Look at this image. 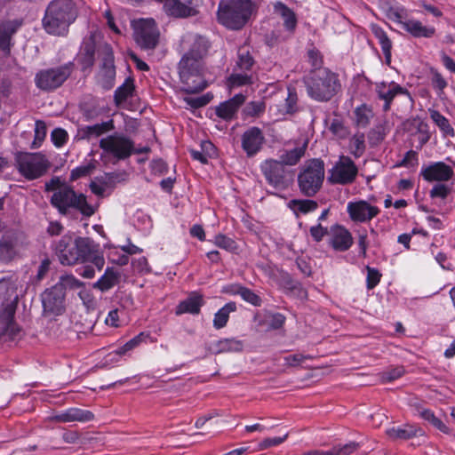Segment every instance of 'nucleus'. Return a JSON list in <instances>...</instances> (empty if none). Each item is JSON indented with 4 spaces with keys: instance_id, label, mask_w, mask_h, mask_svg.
<instances>
[{
    "instance_id": "nucleus-1",
    "label": "nucleus",
    "mask_w": 455,
    "mask_h": 455,
    "mask_svg": "<svg viewBox=\"0 0 455 455\" xmlns=\"http://www.w3.org/2000/svg\"><path fill=\"white\" fill-rule=\"evenodd\" d=\"M182 45L187 52L180 59L178 68L183 90L188 93H197L207 86L204 59L210 43L200 35L187 34L182 39Z\"/></svg>"
},
{
    "instance_id": "nucleus-2",
    "label": "nucleus",
    "mask_w": 455,
    "mask_h": 455,
    "mask_svg": "<svg viewBox=\"0 0 455 455\" xmlns=\"http://www.w3.org/2000/svg\"><path fill=\"white\" fill-rule=\"evenodd\" d=\"M77 15L76 5L72 0H53L44 12L42 25L49 35L64 36Z\"/></svg>"
},
{
    "instance_id": "nucleus-3",
    "label": "nucleus",
    "mask_w": 455,
    "mask_h": 455,
    "mask_svg": "<svg viewBox=\"0 0 455 455\" xmlns=\"http://www.w3.org/2000/svg\"><path fill=\"white\" fill-rule=\"evenodd\" d=\"M303 83L308 97L318 102H327L341 91L339 75L324 68L311 70Z\"/></svg>"
},
{
    "instance_id": "nucleus-4",
    "label": "nucleus",
    "mask_w": 455,
    "mask_h": 455,
    "mask_svg": "<svg viewBox=\"0 0 455 455\" xmlns=\"http://www.w3.org/2000/svg\"><path fill=\"white\" fill-rule=\"evenodd\" d=\"M255 12L256 4L251 0H221L218 6V20L226 28L239 30Z\"/></svg>"
},
{
    "instance_id": "nucleus-5",
    "label": "nucleus",
    "mask_w": 455,
    "mask_h": 455,
    "mask_svg": "<svg viewBox=\"0 0 455 455\" xmlns=\"http://www.w3.org/2000/svg\"><path fill=\"white\" fill-rule=\"evenodd\" d=\"M92 251V240L88 237L63 235L55 245V252L63 265L84 262Z\"/></svg>"
},
{
    "instance_id": "nucleus-6",
    "label": "nucleus",
    "mask_w": 455,
    "mask_h": 455,
    "mask_svg": "<svg viewBox=\"0 0 455 455\" xmlns=\"http://www.w3.org/2000/svg\"><path fill=\"white\" fill-rule=\"evenodd\" d=\"M50 202L62 215H67L70 209L79 211L85 217H91L95 212V209L87 203L86 196L76 193L69 185L52 193Z\"/></svg>"
},
{
    "instance_id": "nucleus-7",
    "label": "nucleus",
    "mask_w": 455,
    "mask_h": 455,
    "mask_svg": "<svg viewBox=\"0 0 455 455\" xmlns=\"http://www.w3.org/2000/svg\"><path fill=\"white\" fill-rule=\"evenodd\" d=\"M100 148L102 149V158H108L114 164L129 158L134 153L148 152L145 148L136 150L132 139L123 133L115 132L100 140Z\"/></svg>"
},
{
    "instance_id": "nucleus-8",
    "label": "nucleus",
    "mask_w": 455,
    "mask_h": 455,
    "mask_svg": "<svg viewBox=\"0 0 455 455\" xmlns=\"http://www.w3.org/2000/svg\"><path fill=\"white\" fill-rule=\"evenodd\" d=\"M323 180V161L317 158L307 161L298 174L300 193L305 196H314L321 189Z\"/></svg>"
},
{
    "instance_id": "nucleus-9",
    "label": "nucleus",
    "mask_w": 455,
    "mask_h": 455,
    "mask_svg": "<svg viewBox=\"0 0 455 455\" xmlns=\"http://www.w3.org/2000/svg\"><path fill=\"white\" fill-rule=\"evenodd\" d=\"M260 171L267 184L277 191L286 190L293 182L294 173L282 162L269 158L260 164Z\"/></svg>"
},
{
    "instance_id": "nucleus-10",
    "label": "nucleus",
    "mask_w": 455,
    "mask_h": 455,
    "mask_svg": "<svg viewBox=\"0 0 455 455\" xmlns=\"http://www.w3.org/2000/svg\"><path fill=\"white\" fill-rule=\"evenodd\" d=\"M15 161L20 173L29 180L44 175L51 166L46 156L41 153H18Z\"/></svg>"
},
{
    "instance_id": "nucleus-11",
    "label": "nucleus",
    "mask_w": 455,
    "mask_h": 455,
    "mask_svg": "<svg viewBox=\"0 0 455 455\" xmlns=\"http://www.w3.org/2000/svg\"><path fill=\"white\" fill-rule=\"evenodd\" d=\"M73 64L67 63L61 66L42 69L36 74L35 84L42 91L51 92L63 84L70 76Z\"/></svg>"
},
{
    "instance_id": "nucleus-12",
    "label": "nucleus",
    "mask_w": 455,
    "mask_h": 455,
    "mask_svg": "<svg viewBox=\"0 0 455 455\" xmlns=\"http://www.w3.org/2000/svg\"><path fill=\"white\" fill-rule=\"evenodd\" d=\"M358 175V168L355 162L347 156H339L333 167L330 170L328 181L331 184H352Z\"/></svg>"
},
{
    "instance_id": "nucleus-13",
    "label": "nucleus",
    "mask_w": 455,
    "mask_h": 455,
    "mask_svg": "<svg viewBox=\"0 0 455 455\" xmlns=\"http://www.w3.org/2000/svg\"><path fill=\"white\" fill-rule=\"evenodd\" d=\"M134 37L137 44L146 50L156 48L158 44L159 32L152 19L140 20L134 24Z\"/></svg>"
},
{
    "instance_id": "nucleus-14",
    "label": "nucleus",
    "mask_w": 455,
    "mask_h": 455,
    "mask_svg": "<svg viewBox=\"0 0 455 455\" xmlns=\"http://www.w3.org/2000/svg\"><path fill=\"white\" fill-rule=\"evenodd\" d=\"M347 212L352 221L368 223L379 214L380 210L365 200H356L347 203Z\"/></svg>"
},
{
    "instance_id": "nucleus-15",
    "label": "nucleus",
    "mask_w": 455,
    "mask_h": 455,
    "mask_svg": "<svg viewBox=\"0 0 455 455\" xmlns=\"http://www.w3.org/2000/svg\"><path fill=\"white\" fill-rule=\"evenodd\" d=\"M420 176L427 182H447L453 179V166L444 162H433L424 165L420 171Z\"/></svg>"
},
{
    "instance_id": "nucleus-16",
    "label": "nucleus",
    "mask_w": 455,
    "mask_h": 455,
    "mask_svg": "<svg viewBox=\"0 0 455 455\" xmlns=\"http://www.w3.org/2000/svg\"><path fill=\"white\" fill-rule=\"evenodd\" d=\"M265 141L263 132L256 126L248 128L241 137L242 148L248 157L257 155L262 149Z\"/></svg>"
},
{
    "instance_id": "nucleus-17",
    "label": "nucleus",
    "mask_w": 455,
    "mask_h": 455,
    "mask_svg": "<svg viewBox=\"0 0 455 455\" xmlns=\"http://www.w3.org/2000/svg\"><path fill=\"white\" fill-rule=\"evenodd\" d=\"M64 297L60 286L54 285L45 290L41 296L44 313L60 315L64 309Z\"/></svg>"
},
{
    "instance_id": "nucleus-18",
    "label": "nucleus",
    "mask_w": 455,
    "mask_h": 455,
    "mask_svg": "<svg viewBox=\"0 0 455 455\" xmlns=\"http://www.w3.org/2000/svg\"><path fill=\"white\" fill-rule=\"evenodd\" d=\"M402 29L415 38H431L435 35V28L431 26H425L421 21L410 18L408 12L406 18L400 22Z\"/></svg>"
},
{
    "instance_id": "nucleus-19",
    "label": "nucleus",
    "mask_w": 455,
    "mask_h": 455,
    "mask_svg": "<svg viewBox=\"0 0 455 455\" xmlns=\"http://www.w3.org/2000/svg\"><path fill=\"white\" fill-rule=\"evenodd\" d=\"M18 235L14 231H6L0 238V261L8 263L17 253Z\"/></svg>"
},
{
    "instance_id": "nucleus-20",
    "label": "nucleus",
    "mask_w": 455,
    "mask_h": 455,
    "mask_svg": "<svg viewBox=\"0 0 455 455\" xmlns=\"http://www.w3.org/2000/svg\"><path fill=\"white\" fill-rule=\"evenodd\" d=\"M376 92L379 100H384L383 110L388 111L390 104L397 94L406 93L407 91L401 85L392 83H380L376 85Z\"/></svg>"
},
{
    "instance_id": "nucleus-21",
    "label": "nucleus",
    "mask_w": 455,
    "mask_h": 455,
    "mask_svg": "<svg viewBox=\"0 0 455 455\" xmlns=\"http://www.w3.org/2000/svg\"><path fill=\"white\" fill-rule=\"evenodd\" d=\"M331 245L339 251H347L353 244L351 233L340 225H335L331 228Z\"/></svg>"
},
{
    "instance_id": "nucleus-22",
    "label": "nucleus",
    "mask_w": 455,
    "mask_h": 455,
    "mask_svg": "<svg viewBox=\"0 0 455 455\" xmlns=\"http://www.w3.org/2000/svg\"><path fill=\"white\" fill-rule=\"evenodd\" d=\"M378 5L381 12L390 20L400 24L406 18V8L395 0H379Z\"/></svg>"
},
{
    "instance_id": "nucleus-23",
    "label": "nucleus",
    "mask_w": 455,
    "mask_h": 455,
    "mask_svg": "<svg viewBox=\"0 0 455 455\" xmlns=\"http://www.w3.org/2000/svg\"><path fill=\"white\" fill-rule=\"evenodd\" d=\"M14 308L9 307L4 311V316L0 318V338L14 339L19 336L20 330L13 320Z\"/></svg>"
},
{
    "instance_id": "nucleus-24",
    "label": "nucleus",
    "mask_w": 455,
    "mask_h": 455,
    "mask_svg": "<svg viewBox=\"0 0 455 455\" xmlns=\"http://www.w3.org/2000/svg\"><path fill=\"white\" fill-rule=\"evenodd\" d=\"M204 300L201 294L192 292L186 299L180 301L175 308V314L180 315L183 314L198 315Z\"/></svg>"
},
{
    "instance_id": "nucleus-25",
    "label": "nucleus",
    "mask_w": 455,
    "mask_h": 455,
    "mask_svg": "<svg viewBox=\"0 0 455 455\" xmlns=\"http://www.w3.org/2000/svg\"><path fill=\"white\" fill-rule=\"evenodd\" d=\"M22 25L23 20L20 18L4 20L0 23V48L2 50L9 49L12 36Z\"/></svg>"
},
{
    "instance_id": "nucleus-26",
    "label": "nucleus",
    "mask_w": 455,
    "mask_h": 455,
    "mask_svg": "<svg viewBox=\"0 0 455 455\" xmlns=\"http://www.w3.org/2000/svg\"><path fill=\"white\" fill-rule=\"evenodd\" d=\"M115 129L113 120L95 124L93 125H86L78 130V135L81 140H90L98 138L104 133L111 132Z\"/></svg>"
},
{
    "instance_id": "nucleus-27",
    "label": "nucleus",
    "mask_w": 455,
    "mask_h": 455,
    "mask_svg": "<svg viewBox=\"0 0 455 455\" xmlns=\"http://www.w3.org/2000/svg\"><path fill=\"white\" fill-rule=\"evenodd\" d=\"M244 96L239 93L235 95L232 99L220 104L216 108L217 116L226 120L231 119L244 102Z\"/></svg>"
},
{
    "instance_id": "nucleus-28",
    "label": "nucleus",
    "mask_w": 455,
    "mask_h": 455,
    "mask_svg": "<svg viewBox=\"0 0 455 455\" xmlns=\"http://www.w3.org/2000/svg\"><path fill=\"white\" fill-rule=\"evenodd\" d=\"M93 419V414L90 411L82 410L79 408H69L67 411L57 414L54 419L57 422H87Z\"/></svg>"
},
{
    "instance_id": "nucleus-29",
    "label": "nucleus",
    "mask_w": 455,
    "mask_h": 455,
    "mask_svg": "<svg viewBox=\"0 0 455 455\" xmlns=\"http://www.w3.org/2000/svg\"><path fill=\"white\" fill-rule=\"evenodd\" d=\"M370 28L381 47L386 63L389 65L391 63V51L393 47L391 39L387 36V32L378 24H371Z\"/></svg>"
},
{
    "instance_id": "nucleus-30",
    "label": "nucleus",
    "mask_w": 455,
    "mask_h": 455,
    "mask_svg": "<svg viewBox=\"0 0 455 455\" xmlns=\"http://www.w3.org/2000/svg\"><path fill=\"white\" fill-rule=\"evenodd\" d=\"M274 12L283 20V26L287 31L293 32L297 27V17L294 12L282 2L274 4Z\"/></svg>"
},
{
    "instance_id": "nucleus-31",
    "label": "nucleus",
    "mask_w": 455,
    "mask_h": 455,
    "mask_svg": "<svg viewBox=\"0 0 455 455\" xmlns=\"http://www.w3.org/2000/svg\"><path fill=\"white\" fill-rule=\"evenodd\" d=\"M157 3L163 4L164 12L175 18H188L191 17L188 8H185L181 0H155Z\"/></svg>"
},
{
    "instance_id": "nucleus-32",
    "label": "nucleus",
    "mask_w": 455,
    "mask_h": 455,
    "mask_svg": "<svg viewBox=\"0 0 455 455\" xmlns=\"http://www.w3.org/2000/svg\"><path fill=\"white\" fill-rule=\"evenodd\" d=\"M243 348V341L235 338L220 339L214 342L211 347V349L214 354L240 352Z\"/></svg>"
},
{
    "instance_id": "nucleus-33",
    "label": "nucleus",
    "mask_w": 455,
    "mask_h": 455,
    "mask_svg": "<svg viewBox=\"0 0 455 455\" xmlns=\"http://www.w3.org/2000/svg\"><path fill=\"white\" fill-rule=\"evenodd\" d=\"M120 273L112 267H108L104 275L93 283V288L101 291H106L113 288L119 283Z\"/></svg>"
},
{
    "instance_id": "nucleus-34",
    "label": "nucleus",
    "mask_w": 455,
    "mask_h": 455,
    "mask_svg": "<svg viewBox=\"0 0 455 455\" xmlns=\"http://www.w3.org/2000/svg\"><path fill=\"white\" fill-rule=\"evenodd\" d=\"M307 147V143H303L302 146L296 147L290 150H284L279 157V162H282L283 165L285 167L296 165L300 159L304 156L306 149Z\"/></svg>"
},
{
    "instance_id": "nucleus-35",
    "label": "nucleus",
    "mask_w": 455,
    "mask_h": 455,
    "mask_svg": "<svg viewBox=\"0 0 455 455\" xmlns=\"http://www.w3.org/2000/svg\"><path fill=\"white\" fill-rule=\"evenodd\" d=\"M419 432H421L420 428H417L411 425H403L400 427H392L387 429L386 433L389 438L393 440H407L413 436H416Z\"/></svg>"
},
{
    "instance_id": "nucleus-36",
    "label": "nucleus",
    "mask_w": 455,
    "mask_h": 455,
    "mask_svg": "<svg viewBox=\"0 0 455 455\" xmlns=\"http://www.w3.org/2000/svg\"><path fill=\"white\" fill-rule=\"evenodd\" d=\"M237 310L236 303L234 301L228 302L220 308L214 315L212 324L217 330L224 328L229 319V315Z\"/></svg>"
},
{
    "instance_id": "nucleus-37",
    "label": "nucleus",
    "mask_w": 455,
    "mask_h": 455,
    "mask_svg": "<svg viewBox=\"0 0 455 455\" xmlns=\"http://www.w3.org/2000/svg\"><path fill=\"white\" fill-rule=\"evenodd\" d=\"M252 83V73H248V71H239L236 69H233L231 75L227 79V86L229 89L250 85Z\"/></svg>"
},
{
    "instance_id": "nucleus-38",
    "label": "nucleus",
    "mask_w": 455,
    "mask_h": 455,
    "mask_svg": "<svg viewBox=\"0 0 455 455\" xmlns=\"http://www.w3.org/2000/svg\"><path fill=\"white\" fill-rule=\"evenodd\" d=\"M254 60L246 47L238 49L237 60L233 69L252 73Z\"/></svg>"
},
{
    "instance_id": "nucleus-39",
    "label": "nucleus",
    "mask_w": 455,
    "mask_h": 455,
    "mask_svg": "<svg viewBox=\"0 0 455 455\" xmlns=\"http://www.w3.org/2000/svg\"><path fill=\"white\" fill-rule=\"evenodd\" d=\"M288 206L298 215L299 213L307 214L315 211L318 204L310 199H292L289 202Z\"/></svg>"
},
{
    "instance_id": "nucleus-40",
    "label": "nucleus",
    "mask_w": 455,
    "mask_h": 455,
    "mask_svg": "<svg viewBox=\"0 0 455 455\" xmlns=\"http://www.w3.org/2000/svg\"><path fill=\"white\" fill-rule=\"evenodd\" d=\"M430 117L444 136L454 137L455 132L449 120L435 109H428Z\"/></svg>"
},
{
    "instance_id": "nucleus-41",
    "label": "nucleus",
    "mask_w": 455,
    "mask_h": 455,
    "mask_svg": "<svg viewBox=\"0 0 455 455\" xmlns=\"http://www.w3.org/2000/svg\"><path fill=\"white\" fill-rule=\"evenodd\" d=\"M349 151L355 157L359 158L365 151V137L363 132H356L349 140Z\"/></svg>"
},
{
    "instance_id": "nucleus-42",
    "label": "nucleus",
    "mask_w": 455,
    "mask_h": 455,
    "mask_svg": "<svg viewBox=\"0 0 455 455\" xmlns=\"http://www.w3.org/2000/svg\"><path fill=\"white\" fill-rule=\"evenodd\" d=\"M373 117V112L367 105L363 104L355 110V119L357 126L365 128Z\"/></svg>"
},
{
    "instance_id": "nucleus-43",
    "label": "nucleus",
    "mask_w": 455,
    "mask_h": 455,
    "mask_svg": "<svg viewBox=\"0 0 455 455\" xmlns=\"http://www.w3.org/2000/svg\"><path fill=\"white\" fill-rule=\"evenodd\" d=\"M431 85L435 91L437 96L443 99L444 95V89L448 86V83L443 75L437 70L431 71Z\"/></svg>"
},
{
    "instance_id": "nucleus-44",
    "label": "nucleus",
    "mask_w": 455,
    "mask_h": 455,
    "mask_svg": "<svg viewBox=\"0 0 455 455\" xmlns=\"http://www.w3.org/2000/svg\"><path fill=\"white\" fill-rule=\"evenodd\" d=\"M419 414L425 420L431 423L433 427L444 434H449V427L441 419L436 418L432 411L424 409L419 412Z\"/></svg>"
},
{
    "instance_id": "nucleus-45",
    "label": "nucleus",
    "mask_w": 455,
    "mask_h": 455,
    "mask_svg": "<svg viewBox=\"0 0 455 455\" xmlns=\"http://www.w3.org/2000/svg\"><path fill=\"white\" fill-rule=\"evenodd\" d=\"M451 188L446 182H436L429 191V196L444 200L451 194Z\"/></svg>"
},
{
    "instance_id": "nucleus-46",
    "label": "nucleus",
    "mask_w": 455,
    "mask_h": 455,
    "mask_svg": "<svg viewBox=\"0 0 455 455\" xmlns=\"http://www.w3.org/2000/svg\"><path fill=\"white\" fill-rule=\"evenodd\" d=\"M47 133L46 124L44 121L37 120L35 124V139L32 142V148H37L44 140Z\"/></svg>"
},
{
    "instance_id": "nucleus-47",
    "label": "nucleus",
    "mask_w": 455,
    "mask_h": 455,
    "mask_svg": "<svg viewBox=\"0 0 455 455\" xmlns=\"http://www.w3.org/2000/svg\"><path fill=\"white\" fill-rule=\"evenodd\" d=\"M133 91L132 83L126 82L121 86H119L115 91V100L116 104H120L125 101L130 96H132Z\"/></svg>"
},
{
    "instance_id": "nucleus-48",
    "label": "nucleus",
    "mask_w": 455,
    "mask_h": 455,
    "mask_svg": "<svg viewBox=\"0 0 455 455\" xmlns=\"http://www.w3.org/2000/svg\"><path fill=\"white\" fill-rule=\"evenodd\" d=\"M82 285L83 283L72 275L60 276V282L56 284V286L61 287V291L64 289H77Z\"/></svg>"
},
{
    "instance_id": "nucleus-49",
    "label": "nucleus",
    "mask_w": 455,
    "mask_h": 455,
    "mask_svg": "<svg viewBox=\"0 0 455 455\" xmlns=\"http://www.w3.org/2000/svg\"><path fill=\"white\" fill-rule=\"evenodd\" d=\"M359 448V443L350 442L346 444H338L331 448L333 455H350Z\"/></svg>"
},
{
    "instance_id": "nucleus-50",
    "label": "nucleus",
    "mask_w": 455,
    "mask_h": 455,
    "mask_svg": "<svg viewBox=\"0 0 455 455\" xmlns=\"http://www.w3.org/2000/svg\"><path fill=\"white\" fill-rule=\"evenodd\" d=\"M95 165L92 163H89L84 165H80L71 171L70 179L71 180H76L80 178L86 177L94 170Z\"/></svg>"
},
{
    "instance_id": "nucleus-51",
    "label": "nucleus",
    "mask_w": 455,
    "mask_h": 455,
    "mask_svg": "<svg viewBox=\"0 0 455 455\" xmlns=\"http://www.w3.org/2000/svg\"><path fill=\"white\" fill-rule=\"evenodd\" d=\"M241 298L246 302L251 304L255 307H260L262 303V299L259 295H257L253 291L247 287H243L240 292Z\"/></svg>"
},
{
    "instance_id": "nucleus-52",
    "label": "nucleus",
    "mask_w": 455,
    "mask_h": 455,
    "mask_svg": "<svg viewBox=\"0 0 455 455\" xmlns=\"http://www.w3.org/2000/svg\"><path fill=\"white\" fill-rule=\"evenodd\" d=\"M214 244L221 249L230 251L236 249L235 242L222 234H219L214 237Z\"/></svg>"
},
{
    "instance_id": "nucleus-53",
    "label": "nucleus",
    "mask_w": 455,
    "mask_h": 455,
    "mask_svg": "<svg viewBox=\"0 0 455 455\" xmlns=\"http://www.w3.org/2000/svg\"><path fill=\"white\" fill-rule=\"evenodd\" d=\"M366 286L368 290L373 289L380 281L381 274L376 268L367 267Z\"/></svg>"
},
{
    "instance_id": "nucleus-54",
    "label": "nucleus",
    "mask_w": 455,
    "mask_h": 455,
    "mask_svg": "<svg viewBox=\"0 0 455 455\" xmlns=\"http://www.w3.org/2000/svg\"><path fill=\"white\" fill-rule=\"evenodd\" d=\"M404 372L405 371L402 366L392 368L390 370L384 371L381 374V380L383 382H391L401 378L404 374Z\"/></svg>"
},
{
    "instance_id": "nucleus-55",
    "label": "nucleus",
    "mask_w": 455,
    "mask_h": 455,
    "mask_svg": "<svg viewBox=\"0 0 455 455\" xmlns=\"http://www.w3.org/2000/svg\"><path fill=\"white\" fill-rule=\"evenodd\" d=\"M307 57H308L309 63L311 64L312 68H314L313 70L323 69L322 68L323 57L317 49L313 48V49L308 50Z\"/></svg>"
},
{
    "instance_id": "nucleus-56",
    "label": "nucleus",
    "mask_w": 455,
    "mask_h": 455,
    "mask_svg": "<svg viewBox=\"0 0 455 455\" xmlns=\"http://www.w3.org/2000/svg\"><path fill=\"white\" fill-rule=\"evenodd\" d=\"M51 139L56 147H62L67 142L68 132L64 129L56 128L52 132Z\"/></svg>"
},
{
    "instance_id": "nucleus-57",
    "label": "nucleus",
    "mask_w": 455,
    "mask_h": 455,
    "mask_svg": "<svg viewBox=\"0 0 455 455\" xmlns=\"http://www.w3.org/2000/svg\"><path fill=\"white\" fill-rule=\"evenodd\" d=\"M289 291L291 296H294L299 299H306L307 297V291L297 282L289 283Z\"/></svg>"
},
{
    "instance_id": "nucleus-58",
    "label": "nucleus",
    "mask_w": 455,
    "mask_h": 455,
    "mask_svg": "<svg viewBox=\"0 0 455 455\" xmlns=\"http://www.w3.org/2000/svg\"><path fill=\"white\" fill-rule=\"evenodd\" d=\"M92 261L98 269H101L104 266L105 260L103 256L100 255L98 253V251L96 250V246L93 243V241L92 240V251L89 259H84V262Z\"/></svg>"
},
{
    "instance_id": "nucleus-59",
    "label": "nucleus",
    "mask_w": 455,
    "mask_h": 455,
    "mask_svg": "<svg viewBox=\"0 0 455 455\" xmlns=\"http://www.w3.org/2000/svg\"><path fill=\"white\" fill-rule=\"evenodd\" d=\"M287 436L288 435L285 434L283 436L266 438L259 443V447L260 450H265L269 447L277 446L286 440Z\"/></svg>"
},
{
    "instance_id": "nucleus-60",
    "label": "nucleus",
    "mask_w": 455,
    "mask_h": 455,
    "mask_svg": "<svg viewBox=\"0 0 455 455\" xmlns=\"http://www.w3.org/2000/svg\"><path fill=\"white\" fill-rule=\"evenodd\" d=\"M309 232L314 241L320 242L328 234V229L327 228H323L321 224H317L312 226Z\"/></svg>"
},
{
    "instance_id": "nucleus-61",
    "label": "nucleus",
    "mask_w": 455,
    "mask_h": 455,
    "mask_svg": "<svg viewBox=\"0 0 455 455\" xmlns=\"http://www.w3.org/2000/svg\"><path fill=\"white\" fill-rule=\"evenodd\" d=\"M265 110V103L262 101H252L246 107L248 115L259 116Z\"/></svg>"
},
{
    "instance_id": "nucleus-62",
    "label": "nucleus",
    "mask_w": 455,
    "mask_h": 455,
    "mask_svg": "<svg viewBox=\"0 0 455 455\" xmlns=\"http://www.w3.org/2000/svg\"><path fill=\"white\" fill-rule=\"evenodd\" d=\"M311 358L309 355H304L302 354L289 355L284 357V361L289 366H297L302 363L306 359Z\"/></svg>"
},
{
    "instance_id": "nucleus-63",
    "label": "nucleus",
    "mask_w": 455,
    "mask_h": 455,
    "mask_svg": "<svg viewBox=\"0 0 455 455\" xmlns=\"http://www.w3.org/2000/svg\"><path fill=\"white\" fill-rule=\"evenodd\" d=\"M418 163V154L414 150L408 151L403 158L400 165L402 166H413Z\"/></svg>"
},
{
    "instance_id": "nucleus-64",
    "label": "nucleus",
    "mask_w": 455,
    "mask_h": 455,
    "mask_svg": "<svg viewBox=\"0 0 455 455\" xmlns=\"http://www.w3.org/2000/svg\"><path fill=\"white\" fill-rule=\"evenodd\" d=\"M284 322L285 316L280 313H276L271 315L269 326L274 330H277L283 325Z\"/></svg>"
}]
</instances>
